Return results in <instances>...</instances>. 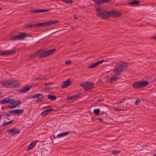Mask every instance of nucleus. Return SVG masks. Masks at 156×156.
I'll return each mask as SVG.
<instances>
[{
    "label": "nucleus",
    "instance_id": "nucleus-55",
    "mask_svg": "<svg viewBox=\"0 0 156 156\" xmlns=\"http://www.w3.org/2000/svg\"><path fill=\"white\" fill-rule=\"evenodd\" d=\"M53 83L51 82H49L48 83V86H50L51 84H52Z\"/></svg>",
    "mask_w": 156,
    "mask_h": 156
},
{
    "label": "nucleus",
    "instance_id": "nucleus-45",
    "mask_svg": "<svg viewBox=\"0 0 156 156\" xmlns=\"http://www.w3.org/2000/svg\"><path fill=\"white\" fill-rule=\"evenodd\" d=\"M72 63V62H71L69 60H66L65 61V64L66 65L70 64Z\"/></svg>",
    "mask_w": 156,
    "mask_h": 156
},
{
    "label": "nucleus",
    "instance_id": "nucleus-36",
    "mask_svg": "<svg viewBox=\"0 0 156 156\" xmlns=\"http://www.w3.org/2000/svg\"><path fill=\"white\" fill-rule=\"evenodd\" d=\"M42 23L43 27H45L50 26L49 21H46L43 23Z\"/></svg>",
    "mask_w": 156,
    "mask_h": 156
},
{
    "label": "nucleus",
    "instance_id": "nucleus-28",
    "mask_svg": "<svg viewBox=\"0 0 156 156\" xmlns=\"http://www.w3.org/2000/svg\"><path fill=\"white\" fill-rule=\"evenodd\" d=\"M100 110L99 108L95 109L93 110L94 113L96 115H98L99 114Z\"/></svg>",
    "mask_w": 156,
    "mask_h": 156
},
{
    "label": "nucleus",
    "instance_id": "nucleus-13",
    "mask_svg": "<svg viewBox=\"0 0 156 156\" xmlns=\"http://www.w3.org/2000/svg\"><path fill=\"white\" fill-rule=\"evenodd\" d=\"M116 74L115 73L114 75H113L109 79V81L110 83H112L117 80V79L120 78V76H119V75H118L116 76Z\"/></svg>",
    "mask_w": 156,
    "mask_h": 156
},
{
    "label": "nucleus",
    "instance_id": "nucleus-6",
    "mask_svg": "<svg viewBox=\"0 0 156 156\" xmlns=\"http://www.w3.org/2000/svg\"><path fill=\"white\" fill-rule=\"evenodd\" d=\"M15 101L14 99H11L9 98V97H8L0 101V103L1 104H9L11 105L12 103H15Z\"/></svg>",
    "mask_w": 156,
    "mask_h": 156
},
{
    "label": "nucleus",
    "instance_id": "nucleus-5",
    "mask_svg": "<svg viewBox=\"0 0 156 156\" xmlns=\"http://www.w3.org/2000/svg\"><path fill=\"white\" fill-rule=\"evenodd\" d=\"M94 86L93 83H91L89 82H83L79 84V86L83 87L84 90L86 91L92 90L94 88Z\"/></svg>",
    "mask_w": 156,
    "mask_h": 156
},
{
    "label": "nucleus",
    "instance_id": "nucleus-12",
    "mask_svg": "<svg viewBox=\"0 0 156 156\" xmlns=\"http://www.w3.org/2000/svg\"><path fill=\"white\" fill-rule=\"evenodd\" d=\"M38 142V140H34L33 142H31L28 147L27 151H28L30 150L33 149V147H35L37 143Z\"/></svg>",
    "mask_w": 156,
    "mask_h": 156
},
{
    "label": "nucleus",
    "instance_id": "nucleus-14",
    "mask_svg": "<svg viewBox=\"0 0 156 156\" xmlns=\"http://www.w3.org/2000/svg\"><path fill=\"white\" fill-rule=\"evenodd\" d=\"M55 110L52 108L46 109L44 111L42 112L41 113V115L42 117H44L46 115L50 114L51 113V112Z\"/></svg>",
    "mask_w": 156,
    "mask_h": 156
},
{
    "label": "nucleus",
    "instance_id": "nucleus-18",
    "mask_svg": "<svg viewBox=\"0 0 156 156\" xmlns=\"http://www.w3.org/2000/svg\"><path fill=\"white\" fill-rule=\"evenodd\" d=\"M15 104H14L15 103H12L10 106H9V108H14L16 107H17L18 105H19L21 103L20 101L19 100H17L15 101Z\"/></svg>",
    "mask_w": 156,
    "mask_h": 156
},
{
    "label": "nucleus",
    "instance_id": "nucleus-64",
    "mask_svg": "<svg viewBox=\"0 0 156 156\" xmlns=\"http://www.w3.org/2000/svg\"><path fill=\"white\" fill-rule=\"evenodd\" d=\"M153 156H156V154H154Z\"/></svg>",
    "mask_w": 156,
    "mask_h": 156
},
{
    "label": "nucleus",
    "instance_id": "nucleus-48",
    "mask_svg": "<svg viewBox=\"0 0 156 156\" xmlns=\"http://www.w3.org/2000/svg\"><path fill=\"white\" fill-rule=\"evenodd\" d=\"M128 4H129V3H128L127 2H125L124 3H123L122 5H128Z\"/></svg>",
    "mask_w": 156,
    "mask_h": 156
},
{
    "label": "nucleus",
    "instance_id": "nucleus-1",
    "mask_svg": "<svg viewBox=\"0 0 156 156\" xmlns=\"http://www.w3.org/2000/svg\"><path fill=\"white\" fill-rule=\"evenodd\" d=\"M1 83L3 86L8 88H18L20 86V82L15 79H9Z\"/></svg>",
    "mask_w": 156,
    "mask_h": 156
},
{
    "label": "nucleus",
    "instance_id": "nucleus-11",
    "mask_svg": "<svg viewBox=\"0 0 156 156\" xmlns=\"http://www.w3.org/2000/svg\"><path fill=\"white\" fill-rule=\"evenodd\" d=\"M50 11L49 9H38L32 10L30 11V12L35 14L39 13L44 12Z\"/></svg>",
    "mask_w": 156,
    "mask_h": 156
},
{
    "label": "nucleus",
    "instance_id": "nucleus-20",
    "mask_svg": "<svg viewBox=\"0 0 156 156\" xmlns=\"http://www.w3.org/2000/svg\"><path fill=\"white\" fill-rule=\"evenodd\" d=\"M41 49V54L40 56H39V58H42L49 56L47 51H44L43 50V49Z\"/></svg>",
    "mask_w": 156,
    "mask_h": 156
},
{
    "label": "nucleus",
    "instance_id": "nucleus-56",
    "mask_svg": "<svg viewBox=\"0 0 156 156\" xmlns=\"http://www.w3.org/2000/svg\"><path fill=\"white\" fill-rule=\"evenodd\" d=\"M117 110L118 111H123V109H117Z\"/></svg>",
    "mask_w": 156,
    "mask_h": 156
},
{
    "label": "nucleus",
    "instance_id": "nucleus-63",
    "mask_svg": "<svg viewBox=\"0 0 156 156\" xmlns=\"http://www.w3.org/2000/svg\"><path fill=\"white\" fill-rule=\"evenodd\" d=\"M5 119H7L8 120H9V119H9L7 118V117H5Z\"/></svg>",
    "mask_w": 156,
    "mask_h": 156
},
{
    "label": "nucleus",
    "instance_id": "nucleus-27",
    "mask_svg": "<svg viewBox=\"0 0 156 156\" xmlns=\"http://www.w3.org/2000/svg\"><path fill=\"white\" fill-rule=\"evenodd\" d=\"M49 22L50 25H51L52 24H55L58 23L60 22L59 21L57 20H50L49 21Z\"/></svg>",
    "mask_w": 156,
    "mask_h": 156
},
{
    "label": "nucleus",
    "instance_id": "nucleus-25",
    "mask_svg": "<svg viewBox=\"0 0 156 156\" xmlns=\"http://www.w3.org/2000/svg\"><path fill=\"white\" fill-rule=\"evenodd\" d=\"M113 11H114V10L109 11L108 13H107V18L110 17H114V12Z\"/></svg>",
    "mask_w": 156,
    "mask_h": 156
},
{
    "label": "nucleus",
    "instance_id": "nucleus-16",
    "mask_svg": "<svg viewBox=\"0 0 156 156\" xmlns=\"http://www.w3.org/2000/svg\"><path fill=\"white\" fill-rule=\"evenodd\" d=\"M41 52H42V49H40L37 50V51L34 52V53H33L32 54H31L30 55L29 58L32 57H33L34 58L36 57L38 55H39L40 56L41 55Z\"/></svg>",
    "mask_w": 156,
    "mask_h": 156
},
{
    "label": "nucleus",
    "instance_id": "nucleus-19",
    "mask_svg": "<svg viewBox=\"0 0 156 156\" xmlns=\"http://www.w3.org/2000/svg\"><path fill=\"white\" fill-rule=\"evenodd\" d=\"M71 131H69L66 132H64L59 134L57 135V138H60L62 137L65 136L70 133H71Z\"/></svg>",
    "mask_w": 156,
    "mask_h": 156
},
{
    "label": "nucleus",
    "instance_id": "nucleus-42",
    "mask_svg": "<svg viewBox=\"0 0 156 156\" xmlns=\"http://www.w3.org/2000/svg\"><path fill=\"white\" fill-rule=\"evenodd\" d=\"M37 102H41L42 101L41 97V96H38L37 97Z\"/></svg>",
    "mask_w": 156,
    "mask_h": 156
},
{
    "label": "nucleus",
    "instance_id": "nucleus-43",
    "mask_svg": "<svg viewBox=\"0 0 156 156\" xmlns=\"http://www.w3.org/2000/svg\"><path fill=\"white\" fill-rule=\"evenodd\" d=\"M8 112L13 113L14 114L16 115V110L9 111Z\"/></svg>",
    "mask_w": 156,
    "mask_h": 156
},
{
    "label": "nucleus",
    "instance_id": "nucleus-53",
    "mask_svg": "<svg viewBox=\"0 0 156 156\" xmlns=\"http://www.w3.org/2000/svg\"><path fill=\"white\" fill-rule=\"evenodd\" d=\"M74 18L75 19H77V16L76 15H75L74 16Z\"/></svg>",
    "mask_w": 156,
    "mask_h": 156
},
{
    "label": "nucleus",
    "instance_id": "nucleus-60",
    "mask_svg": "<svg viewBox=\"0 0 156 156\" xmlns=\"http://www.w3.org/2000/svg\"><path fill=\"white\" fill-rule=\"evenodd\" d=\"M101 113H105V112L104 111H103L101 112Z\"/></svg>",
    "mask_w": 156,
    "mask_h": 156
},
{
    "label": "nucleus",
    "instance_id": "nucleus-24",
    "mask_svg": "<svg viewBox=\"0 0 156 156\" xmlns=\"http://www.w3.org/2000/svg\"><path fill=\"white\" fill-rule=\"evenodd\" d=\"M56 51V49H55L53 48L49 49L47 51V52H48V55H49L55 53Z\"/></svg>",
    "mask_w": 156,
    "mask_h": 156
},
{
    "label": "nucleus",
    "instance_id": "nucleus-37",
    "mask_svg": "<svg viewBox=\"0 0 156 156\" xmlns=\"http://www.w3.org/2000/svg\"><path fill=\"white\" fill-rule=\"evenodd\" d=\"M102 2L101 0H98L95 2V4H97L98 5H100L101 4Z\"/></svg>",
    "mask_w": 156,
    "mask_h": 156
},
{
    "label": "nucleus",
    "instance_id": "nucleus-32",
    "mask_svg": "<svg viewBox=\"0 0 156 156\" xmlns=\"http://www.w3.org/2000/svg\"><path fill=\"white\" fill-rule=\"evenodd\" d=\"M104 119H101L100 118H96L95 120H98L100 122H104L105 123H107L105 121Z\"/></svg>",
    "mask_w": 156,
    "mask_h": 156
},
{
    "label": "nucleus",
    "instance_id": "nucleus-22",
    "mask_svg": "<svg viewBox=\"0 0 156 156\" xmlns=\"http://www.w3.org/2000/svg\"><path fill=\"white\" fill-rule=\"evenodd\" d=\"M140 2L139 1L134 0L133 2H131L129 3L130 6H133L135 5H137L140 3Z\"/></svg>",
    "mask_w": 156,
    "mask_h": 156
},
{
    "label": "nucleus",
    "instance_id": "nucleus-30",
    "mask_svg": "<svg viewBox=\"0 0 156 156\" xmlns=\"http://www.w3.org/2000/svg\"><path fill=\"white\" fill-rule=\"evenodd\" d=\"M25 27L27 28H35V24H28L26 25Z\"/></svg>",
    "mask_w": 156,
    "mask_h": 156
},
{
    "label": "nucleus",
    "instance_id": "nucleus-33",
    "mask_svg": "<svg viewBox=\"0 0 156 156\" xmlns=\"http://www.w3.org/2000/svg\"><path fill=\"white\" fill-rule=\"evenodd\" d=\"M95 8L96 12H98V13H99L102 10V8L99 7L95 6Z\"/></svg>",
    "mask_w": 156,
    "mask_h": 156
},
{
    "label": "nucleus",
    "instance_id": "nucleus-15",
    "mask_svg": "<svg viewBox=\"0 0 156 156\" xmlns=\"http://www.w3.org/2000/svg\"><path fill=\"white\" fill-rule=\"evenodd\" d=\"M71 81L69 79H67L66 81L64 82L62 85V88H64L66 87H67L68 86L70 85Z\"/></svg>",
    "mask_w": 156,
    "mask_h": 156
},
{
    "label": "nucleus",
    "instance_id": "nucleus-62",
    "mask_svg": "<svg viewBox=\"0 0 156 156\" xmlns=\"http://www.w3.org/2000/svg\"><path fill=\"white\" fill-rule=\"evenodd\" d=\"M1 119H2L1 116V115H0V121L1 120Z\"/></svg>",
    "mask_w": 156,
    "mask_h": 156
},
{
    "label": "nucleus",
    "instance_id": "nucleus-52",
    "mask_svg": "<svg viewBox=\"0 0 156 156\" xmlns=\"http://www.w3.org/2000/svg\"><path fill=\"white\" fill-rule=\"evenodd\" d=\"M95 118H91V120H92V121H96L97 120H95Z\"/></svg>",
    "mask_w": 156,
    "mask_h": 156
},
{
    "label": "nucleus",
    "instance_id": "nucleus-17",
    "mask_svg": "<svg viewBox=\"0 0 156 156\" xmlns=\"http://www.w3.org/2000/svg\"><path fill=\"white\" fill-rule=\"evenodd\" d=\"M32 87L31 86H30L28 87H24L22 89H20L19 90V92H21L25 93L29 91Z\"/></svg>",
    "mask_w": 156,
    "mask_h": 156
},
{
    "label": "nucleus",
    "instance_id": "nucleus-10",
    "mask_svg": "<svg viewBox=\"0 0 156 156\" xmlns=\"http://www.w3.org/2000/svg\"><path fill=\"white\" fill-rule=\"evenodd\" d=\"M80 93L77 94L76 95L72 96H67L66 97V100L68 101L70 100H76L79 98L80 97Z\"/></svg>",
    "mask_w": 156,
    "mask_h": 156
},
{
    "label": "nucleus",
    "instance_id": "nucleus-58",
    "mask_svg": "<svg viewBox=\"0 0 156 156\" xmlns=\"http://www.w3.org/2000/svg\"><path fill=\"white\" fill-rule=\"evenodd\" d=\"M2 130H0V134L2 133Z\"/></svg>",
    "mask_w": 156,
    "mask_h": 156
},
{
    "label": "nucleus",
    "instance_id": "nucleus-23",
    "mask_svg": "<svg viewBox=\"0 0 156 156\" xmlns=\"http://www.w3.org/2000/svg\"><path fill=\"white\" fill-rule=\"evenodd\" d=\"M47 97L49 99L51 100L52 101H54L56 99V96L54 95L49 94L47 95Z\"/></svg>",
    "mask_w": 156,
    "mask_h": 156
},
{
    "label": "nucleus",
    "instance_id": "nucleus-50",
    "mask_svg": "<svg viewBox=\"0 0 156 156\" xmlns=\"http://www.w3.org/2000/svg\"><path fill=\"white\" fill-rule=\"evenodd\" d=\"M47 95H45V96H43V95L42 94V96H41V97L42 101L43 100V99H44L45 98V97H47Z\"/></svg>",
    "mask_w": 156,
    "mask_h": 156
},
{
    "label": "nucleus",
    "instance_id": "nucleus-38",
    "mask_svg": "<svg viewBox=\"0 0 156 156\" xmlns=\"http://www.w3.org/2000/svg\"><path fill=\"white\" fill-rule=\"evenodd\" d=\"M35 24V27H43L42 23H39L37 24Z\"/></svg>",
    "mask_w": 156,
    "mask_h": 156
},
{
    "label": "nucleus",
    "instance_id": "nucleus-9",
    "mask_svg": "<svg viewBox=\"0 0 156 156\" xmlns=\"http://www.w3.org/2000/svg\"><path fill=\"white\" fill-rule=\"evenodd\" d=\"M7 132L9 134H11L12 136H13L15 134H19L20 133V131L17 129L16 128H14L10 130H8L7 131Z\"/></svg>",
    "mask_w": 156,
    "mask_h": 156
},
{
    "label": "nucleus",
    "instance_id": "nucleus-34",
    "mask_svg": "<svg viewBox=\"0 0 156 156\" xmlns=\"http://www.w3.org/2000/svg\"><path fill=\"white\" fill-rule=\"evenodd\" d=\"M98 66V65H97V64L96 62H95L93 64H92L90 66H88V68L89 69H92V68H94L96 67H97Z\"/></svg>",
    "mask_w": 156,
    "mask_h": 156
},
{
    "label": "nucleus",
    "instance_id": "nucleus-46",
    "mask_svg": "<svg viewBox=\"0 0 156 156\" xmlns=\"http://www.w3.org/2000/svg\"><path fill=\"white\" fill-rule=\"evenodd\" d=\"M140 102V99H137L135 102V105H138V103Z\"/></svg>",
    "mask_w": 156,
    "mask_h": 156
},
{
    "label": "nucleus",
    "instance_id": "nucleus-54",
    "mask_svg": "<svg viewBox=\"0 0 156 156\" xmlns=\"http://www.w3.org/2000/svg\"><path fill=\"white\" fill-rule=\"evenodd\" d=\"M47 90H50L52 89V88L48 87L47 88Z\"/></svg>",
    "mask_w": 156,
    "mask_h": 156
},
{
    "label": "nucleus",
    "instance_id": "nucleus-41",
    "mask_svg": "<svg viewBox=\"0 0 156 156\" xmlns=\"http://www.w3.org/2000/svg\"><path fill=\"white\" fill-rule=\"evenodd\" d=\"M130 98H124L121 101L119 102H118V104H120L124 102V100H126L127 99H129Z\"/></svg>",
    "mask_w": 156,
    "mask_h": 156
},
{
    "label": "nucleus",
    "instance_id": "nucleus-3",
    "mask_svg": "<svg viewBox=\"0 0 156 156\" xmlns=\"http://www.w3.org/2000/svg\"><path fill=\"white\" fill-rule=\"evenodd\" d=\"M149 82L147 80L143 81H135L133 83V87L135 89H138L147 86Z\"/></svg>",
    "mask_w": 156,
    "mask_h": 156
},
{
    "label": "nucleus",
    "instance_id": "nucleus-4",
    "mask_svg": "<svg viewBox=\"0 0 156 156\" xmlns=\"http://www.w3.org/2000/svg\"><path fill=\"white\" fill-rule=\"evenodd\" d=\"M32 37L31 35L25 32H20L19 35L15 34L12 36L11 40L13 41L23 40L26 37Z\"/></svg>",
    "mask_w": 156,
    "mask_h": 156
},
{
    "label": "nucleus",
    "instance_id": "nucleus-61",
    "mask_svg": "<svg viewBox=\"0 0 156 156\" xmlns=\"http://www.w3.org/2000/svg\"><path fill=\"white\" fill-rule=\"evenodd\" d=\"M36 79H39L40 80H41L42 79H40V78H36Z\"/></svg>",
    "mask_w": 156,
    "mask_h": 156
},
{
    "label": "nucleus",
    "instance_id": "nucleus-49",
    "mask_svg": "<svg viewBox=\"0 0 156 156\" xmlns=\"http://www.w3.org/2000/svg\"><path fill=\"white\" fill-rule=\"evenodd\" d=\"M152 39L156 40V35L152 36Z\"/></svg>",
    "mask_w": 156,
    "mask_h": 156
},
{
    "label": "nucleus",
    "instance_id": "nucleus-29",
    "mask_svg": "<svg viewBox=\"0 0 156 156\" xmlns=\"http://www.w3.org/2000/svg\"><path fill=\"white\" fill-rule=\"evenodd\" d=\"M42 94L40 93L36 94H35L29 97V98H37L38 97V96H42Z\"/></svg>",
    "mask_w": 156,
    "mask_h": 156
},
{
    "label": "nucleus",
    "instance_id": "nucleus-31",
    "mask_svg": "<svg viewBox=\"0 0 156 156\" xmlns=\"http://www.w3.org/2000/svg\"><path fill=\"white\" fill-rule=\"evenodd\" d=\"M14 120H12L8 122H6L5 121H4L3 122V123H2V126H5L6 125H7L9 124L12 123L13 122H14Z\"/></svg>",
    "mask_w": 156,
    "mask_h": 156
},
{
    "label": "nucleus",
    "instance_id": "nucleus-35",
    "mask_svg": "<svg viewBox=\"0 0 156 156\" xmlns=\"http://www.w3.org/2000/svg\"><path fill=\"white\" fill-rule=\"evenodd\" d=\"M62 2H64L66 3L71 4L73 2V0H61Z\"/></svg>",
    "mask_w": 156,
    "mask_h": 156
},
{
    "label": "nucleus",
    "instance_id": "nucleus-40",
    "mask_svg": "<svg viewBox=\"0 0 156 156\" xmlns=\"http://www.w3.org/2000/svg\"><path fill=\"white\" fill-rule=\"evenodd\" d=\"M56 32H53V31H51L49 32L47 34H45V36H50L51 35V34L55 33Z\"/></svg>",
    "mask_w": 156,
    "mask_h": 156
},
{
    "label": "nucleus",
    "instance_id": "nucleus-8",
    "mask_svg": "<svg viewBox=\"0 0 156 156\" xmlns=\"http://www.w3.org/2000/svg\"><path fill=\"white\" fill-rule=\"evenodd\" d=\"M107 12H108L106 10H102L99 13H97V16L104 19H107Z\"/></svg>",
    "mask_w": 156,
    "mask_h": 156
},
{
    "label": "nucleus",
    "instance_id": "nucleus-26",
    "mask_svg": "<svg viewBox=\"0 0 156 156\" xmlns=\"http://www.w3.org/2000/svg\"><path fill=\"white\" fill-rule=\"evenodd\" d=\"M23 112V109L18 110L16 109V115L19 116Z\"/></svg>",
    "mask_w": 156,
    "mask_h": 156
},
{
    "label": "nucleus",
    "instance_id": "nucleus-51",
    "mask_svg": "<svg viewBox=\"0 0 156 156\" xmlns=\"http://www.w3.org/2000/svg\"><path fill=\"white\" fill-rule=\"evenodd\" d=\"M10 115L9 114H7V115H6L5 116L6 117H7L10 118Z\"/></svg>",
    "mask_w": 156,
    "mask_h": 156
},
{
    "label": "nucleus",
    "instance_id": "nucleus-7",
    "mask_svg": "<svg viewBox=\"0 0 156 156\" xmlns=\"http://www.w3.org/2000/svg\"><path fill=\"white\" fill-rule=\"evenodd\" d=\"M16 52V50H7L2 51H0V56L9 55L13 54H15Z\"/></svg>",
    "mask_w": 156,
    "mask_h": 156
},
{
    "label": "nucleus",
    "instance_id": "nucleus-59",
    "mask_svg": "<svg viewBox=\"0 0 156 156\" xmlns=\"http://www.w3.org/2000/svg\"><path fill=\"white\" fill-rule=\"evenodd\" d=\"M4 2H5V1H10L9 0H4Z\"/></svg>",
    "mask_w": 156,
    "mask_h": 156
},
{
    "label": "nucleus",
    "instance_id": "nucleus-2",
    "mask_svg": "<svg viewBox=\"0 0 156 156\" xmlns=\"http://www.w3.org/2000/svg\"><path fill=\"white\" fill-rule=\"evenodd\" d=\"M128 66V64L124 61H121L117 63L114 67L113 69L114 73L116 74V75L117 76L127 68Z\"/></svg>",
    "mask_w": 156,
    "mask_h": 156
},
{
    "label": "nucleus",
    "instance_id": "nucleus-57",
    "mask_svg": "<svg viewBox=\"0 0 156 156\" xmlns=\"http://www.w3.org/2000/svg\"><path fill=\"white\" fill-rule=\"evenodd\" d=\"M48 83H45V85L46 87H47V86L48 85Z\"/></svg>",
    "mask_w": 156,
    "mask_h": 156
},
{
    "label": "nucleus",
    "instance_id": "nucleus-39",
    "mask_svg": "<svg viewBox=\"0 0 156 156\" xmlns=\"http://www.w3.org/2000/svg\"><path fill=\"white\" fill-rule=\"evenodd\" d=\"M105 61L104 60V59H102L100 61H98L96 62V63L97 64V65L98 66L100 64H101L102 62H105Z\"/></svg>",
    "mask_w": 156,
    "mask_h": 156
},
{
    "label": "nucleus",
    "instance_id": "nucleus-21",
    "mask_svg": "<svg viewBox=\"0 0 156 156\" xmlns=\"http://www.w3.org/2000/svg\"><path fill=\"white\" fill-rule=\"evenodd\" d=\"M114 17L115 18H118L121 16L122 13L119 11L114 10Z\"/></svg>",
    "mask_w": 156,
    "mask_h": 156
},
{
    "label": "nucleus",
    "instance_id": "nucleus-47",
    "mask_svg": "<svg viewBox=\"0 0 156 156\" xmlns=\"http://www.w3.org/2000/svg\"><path fill=\"white\" fill-rule=\"evenodd\" d=\"M119 151H117L116 150H115L114 151H112V153L114 154H116L117 153H119Z\"/></svg>",
    "mask_w": 156,
    "mask_h": 156
},
{
    "label": "nucleus",
    "instance_id": "nucleus-44",
    "mask_svg": "<svg viewBox=\"0 0 156 156\" xmlns=\"http://www.w3.org/2000/svg\"><path fill=\"white\" fill-rule=\"evenodd\" d=\"M102 2V3H108L112 0H101Z\"/></svg>",
    "mask_w": 156,
    "mask_h": 156
}]
</instances>
